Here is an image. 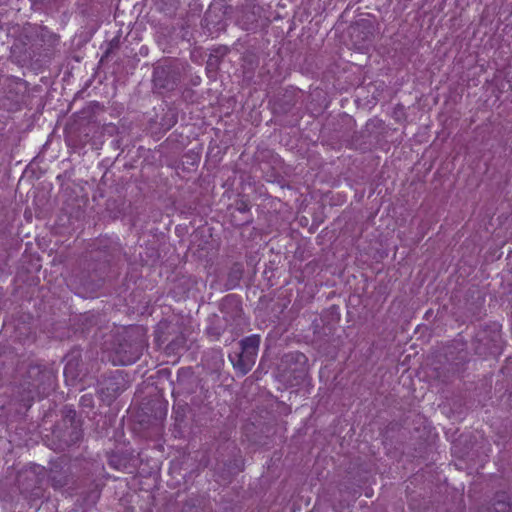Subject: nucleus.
<instances>
[{"instance_id":"12","label":"nucleus","mask_w":512,"mask_h":512,"mask_svg":"<svg viewBox=\"0 0 512 512\" xmlns=\"http://www.w3.org/2000/svg\"><path fill=\"white\" fill-rule=\"evenodd\" d=\"M184 158L188 159L187 163L195 164L199 161V155L193 152H188L184 155Z\"/></svg>"},{"instance_id":"6","label":"nucleus","mask_w":512,"mask_h":512,"mask_svg":"<svg viewBox=\"0 0 512 512\" xmlns=\"http://www.w3.org/2000/svg\"><path fill=\"white\" fill-rule=\"evenodd\" d=\"M284 361L286 363H294L298 367L294 369V371H297L299 373L298 377L302 378L306 373V363H307V357L301 353V352H291L284 356Z\"/></svg>"},{"instance_id":"14","label":"nucleus","mask_w":512,"mask_h":512,"mask_svg":"<svg viewBox=\"0 0 512 512\" xmlns=\"http://www.w3.org/2000/svg\"><path fill=\"white\" fill-rule=\"evenodd\" d=\"M169 1H170V6H169V8H167V11H168L167 14H169L171 16L177 9L179 0H169Z\"/></svg>"},{"instance_id":"2","label":"nucleus","mask_w":512,"mask_h":512,"mask_svg":"<svg viewBox=\"0 0 512 512\" xmlns=\"http://www.w3.org/2000/svg\"><path fill=\"white\" fill-rule=\"evenodd\" d=\"M219 310L223 314L222 317L230 325L232 332L241 330L245 321L241 301L236 295L230 294L225 296L219 304Z\"/></svg>"},{"instance_id":"11","label":"nucleus","mask_w":512,"mask_h":512,"mask_svg":"<svg viewBox=\"0 0 512 512\" xmlns=\"http://www.w3.org/2000/svg\"><path fill=\"white\" fill-rule=\"evenodd\" d=\"M228 48L226 46H219L211 51V53L217 54L220 59H222L227 53Z\"/></svg>"},{"instance_id":"7","label":"nucleus","mask_w":512,"mask_h":512,"mask_svg":"<svg viewBox=\"0 0 512 512\" xmlns=\"http://www.w3.org/2000/svg\"><path fill=\"white\" fill-rule=\"evenodd\" d=\"M243 275V268L241 264H234L228 273L227 281L225 283L226 290H232L239 285Z\"/></svg>"},{"instance_id":"17","label":"nucleus","mask_w":512,"mask_h":512,"mask_svg":"<svg viewBox=\"0 0 512 512\" xmlns=\"http://www.w3.org/2000/svg\"><path fill=\"white\" fill-rule=\"evenodd\" d=\"M351 29H352L351 34H352V35H354L356 32H359V30H360V25H359V24H357L356 26L352 27Z\"/></svg>"},{"instance_id":"3","label":"nucleus","mask_w":512,"mask_h":512,"mask_svg":"<svg viewBox=\"0 0 512 512\" xmlns=\"http://www.w3.org/2000/svg\"><path fill=\"white\" fill-rule=\"evenodd\" d=\"M262 12L260 6L248 3L239 9L236 22L243 30L255 31L260 26Z\"/></svg>"},{"instance_id":"9","label":"nucleus","mask_w":512,"mask_h":512,"mask_svg":"<svg viewBox=\"0 0 512 512\" xmlns=\"http://www.w3.org/2000/svg\"><path fill=\"white\" fill-rule=\"evenodd\" d=\"M211 359L213 361V365L211 366V369L213 371L220 370L224 365V359L223 354L220 350H214L211 352Z\"/></svg>"},{"instance_id":"5","label":"nucleus","mask_w":512,"mask_h":512,"mask_svg":"<svg viewBox=\"0 0 512 512\" xmlns=\"http://www.w3.org/2000/svg\"><path fill=\"white\" fill-rule=\"evenodd\" d=\"M228 328H230V325L225 321L223 317L217 314H212L208 317L206 333L212 340H219Z\"/></svg>"},{"instance_id":"18","label":"nucleus","mask_w":512,"mask_h":512,"mask_svg":"<svg viewBox=\"0 0 512 512\" xmlns=\"http://www.w3.org/2000/svg\"><path fill=\"white\" fill-rule=\"evenodd\" d=\"M161 374L162 376L169 375L170 371L168 369H162Z\"/></svg>"},{"instance_id":"15","label":"nucleus","mask_w":512,"mask_h":512,"mask_svg":"<svg viewBox=\"0 0 512 512\" xmlns=\"http://www.w3.org/2000/svg\"><path fill=\"white\" fill-rule=\"evenodd\" d=\"M498 505L501 506V509H500L501 512H506L509 509V504L507 502L499 501Z\"/></svg>"},{"instance_id":"4","label":"nucleus","mask_w":512,"mask_h":512,"mask_svg":"<svg viewBox=\"0 0 512 512\" xmlns=\"http://www.w3.org/2000/svg\"><path fill=\"white\" fill-rule=\"evenodd\" d=\"M182 70L183 65L178 61L166 60L162 65V74H165L162 89L173 90L180 83Z\"/></svg>"},{"instance_id":"19","label":"nucleus","mask_w":512,"mask_h":512,"mask_svg":"<svg viewBox=\"0 0 512 512\" xmlns=\"http://www.w3.org/2000/svg\"><path fill=\"white\" fill-rule=\"evenodd\" d=\"M86 396H82L81 401H85Z\"/></svg>"},{"instance_id":"8","label":"nucleus","mask_w":512,"mask_h":512,"mask_svg":"<svg viewBox=\"0 0 512 512\" xmlns=\"http://www.w3.org/2000/svg\"><path fill=\"white\" fill-rule=\"evenodd\" d=\"M222 7L220 4L212 3L204 16V22L206 27L216 26L221 21V16L216 14L217 11H221Z\"/></svg>"},{"instance_id":"16","label":"nucleus","mask_w":512,"mask_h":512,"mask_svg":"<svg viewBox=\"0 0 512 512\" xmlns=\"http://www.w3.org/2000/svg\"><path fill=\"white\" fill-rule=\"evenodd\" d=\"M176 122H177V118H176V116H175V115H173V116H172V119L170 120V123L168 124V127H167V128L169 129V128H170L172 125H174Z\"/></svg>"},{"instance_id":"13","label":"nucleus","mask_w":512,"mask_h":512,"mask_svg":"<svg viewBox=\"0 0 512 512\" xmlns=\"http://www.w3.org/2000/svg\"><path fill=\"white\" fill-rule=\"evenodd\" d=\"M236 209L240 213H247L250 210V207H249V205L246 202L240 201L239 203H237Z\"/></svg>"},{"instance_id":"1","label":"nucleus","mask_w":512,"mask_h":512,"mask_svg":"<svg viewBox=\"0 0 512 512\" xmlns=\"http://www.w3.org/2000/svg\"><path fill=\"white\" fill-rule=\"evenodd\" d=\"M260 341V336L257 334L245 337L239 342L241 351L236 354V359L231 355L229 356L234 368L242 375H246L255 364Z\"/></svg>"},{"instance_id":"10","label":"nucleus","mask_w":512,"mask_h":512,"mask_svg":"<svg viewBox=\"0 0 512 512\" xmlns=\"http://www.w3.org/2000/svg\"><path fill=\"white\" fill-rule=\"evenodd\" d=\"M221 59L217 54L210 53L209 59L207 61V65L211 67H217L220 63Z\"/></svg>"}]
</instances>
